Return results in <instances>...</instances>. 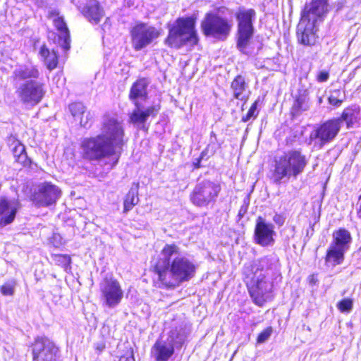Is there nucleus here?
Here are the masks:
<instances>
[{
	"label": "nucleus",
	"instance_id": "obj_1",
	"mask_svg": "<svg viewBox=\"0 0 361 361\" xmlns=\"http://www.w3.org/2000/svg\"><path fill=\"white\" fill-rule=\"evenodd\" d=\"M154 269L161 283L166 288H173L193 278L197 266L181 253L178 246L166 244Z\"/></svg>",
	"mask_w": 361,
	"mask_h": 361
},
{
	"label": "nucleus",
	"instance_id": "obj_2",
	"mask_svg": "<svg viewBox=\"0 0 361 361\" xmlns=\"http://www.w3.org/2000/svg\"><path fill=\"white\" fill-rule=\"evenodd\" d=\"M307 164V159L300 151L290 150L275 159L271 179L274 183L280 184L284 178H296L303 172Z\"/></svg>",
	"mask_w": 361,
	"mask_h": 361
},
{
	"label": "nucleus",
	"instance_id": "obj_3",
	"mask_svg": "<svg viewBox=\"0 0 361 361\" xmlns=\"http://www.w3.org/2000/svg\"><path fill=\"white\" fill-rule=\"evenodd\" d=\"M269 264L267 257L259 259L254 267L252 276L246 281L250 296L259 306L263 305L272 288L271 283L267 279Z\"/></svg>",
	"mask_w": 361,
	"mask_h": 361
},
{
	"label": "nucleus",
	"instance_id": "obj_4",
	"mask_svg": "<svg viewBox=\"0 0 361 361\" xmlns=\"http://www.w3.org/2000/svg\"><path fill=\"white\" fill-rule=\"evenodd\" d=\"M84 157L90 160H102L106 159V169L109 171L117 164L119 155L111 148L101 136L86 138L82 142Z\"/></svg>",
	"mask_w": 361,
	"mask_h": 361
},
{
	"label": "nucleus",
	"instance_id": "obj_5",
	"mask_svg": "<svg viewBox=\"0 0 361 361\" xmlns=\"http://www.w3.org/2000/svg\"><path fill=\"white\" fill-rule=\"evenodd\" d=\"M187 336L185 328L179 326L171 329L166 341L158 340L152 348V354L157 361H167L174 353V348H180Z\"/></svg>",
	"mask_w": 361,
	"mask_h": 361
},
{
	"label": "nucleus",
	"instance_id": "obj_6",
	"mask_svg": "<svg viewBox=\"0 0 361 361\" xmlns=\"http://www.w3.org/2000/svg\"><path fill=\"white\" fill-rule=\"evenodd\" d=\"M194 25L195 24H173L169 28L165 44L176 49L182 47H194L198 42Z\"/></svg>",
	"mask_w": 361,
	"mask_h": 361
},
{
	"label": "nucleus",
	"instance_id": "obj_7",
	"mask_svg": "<svg viewBox=\"0 0 361 361\" xmlns=\"http://www.w3.org/2000/svg\"><path fill=\"white\" fill-rule=\"evenodd\" d=\"M221 190L220 184L209 180L198 181L190 195L191 202L198 207L215 203Z\"/></svg>",
	"mask_w": 361,
	"mask_h": 361
},
{
	"label": "nucleus",
	"instance_id": "obj_8",
	"mask_svg": "<svg viewBox=\"0 0 361 361\" xmlns=\"http://www.w3.org/2000/svg\"><path fill=\"white\" fill-rule=\"evenodd\" d=\"M123 134L122 124L116 118L109 116L104 118L101 134L99 136H101L111 148H114L117 154L121 153Z\"/></svg>",
	"mask_w": 361,
	"mask_h": 361
},
{
	"label": "nucleus",
	"instance_id": "obj_9",
	"mask_svg": "<svg viewBox=\"0 0 361 361\" xmlns=\"http://www.w3.org/2000/svg\"><path fill=\"white\" fill-rule=\"evenodd\" d=\"M46 92L45 84L37 80H27L16 86V93L20 101L32 106L39 104Z\"/></svg>",
	"mask_w": 361,
	"mask_h": 361
},
{
	"label": "nucleus",
	"instance_id": "obj_10",
	"mask_svg": "<svg viewBox=\"0 0 361 361\" xmlns=\"http://www.w3.org/2000/svg\"><path fill=\"white\" fill-rule=\"evenodd\" d=\"M102 304L114 308L120 304L123 291L119 282L112 276H106L99 284Z\"/></svg>",
	"mask_w": 361,
	"mask_h": 361
},
{
	"label": "nucleus",
	"instance_id": "obj_11",
	"mask_svg": "<svg viewBox=\"0 0 361 361\" xmlns=\"http://www.w3.org/2000/svg\"><path fill=\"white\" fill-rule=\"evenodd\" d=\"M340 130L338 121L329 119L314 129L310 135V142L314 147L321 149L331 142Z\"/></svg>",
	"mask_w": 361,
	"mask_h": 361
},
{
	"label": "nucleus",
	"instance_id": "obj_12",
	"mask_svg": "<svg viewBox=\"0 0 361 361\" xmlns=\"http://www.w3.org/2000/svg\"><path fill=\"white\" fill-rule=\"evenodd\" d=\"M59 348L47 337H37L32 344V361H56Z\"/></svg>",
	"mask_w": 361,
	"mask_h": 361
},
{
	"label": "nucleus",
	"instance_id": "obj_13",
	"mask_svg": "<svg viewBox=\"0 0 361 361\" xmlns=\"http://www.w3.org/2000/svg\"><path fill=\"white\" fill-rule=\"evenodd\" d=\"M130 33L133 47L137 51L146 47L160 35L159 30L148 24H136Z\"/></svg>",
	"mask_w": 361,
	"mask_h": 361
},
{
	"label": "nucleus",
	"instance_id": "obj_14",
	"mask_svg": "<svg viewBox=\"0 0 361 361\" xmlns=\"http://www.w3.org/2000/svg\"><path fill=\"white\" fill-rule=\"evenodd\" d=\"M61 194V191L58 186L44 182L37 185L32 195V201L39 207H46L55 204Z\"/></svg>",
	"mask_w": 361,
	"mask_h": 361
},
{
	"label": "nucleus",
	"instance_id": "obj_15",
	"mask_svg": "<svg viewBox=\"0 0 361 361\" xmlns=\"http://www.w3.org/2000/svg\"><path fill=\"white\" fill-rule=\"evenodd\" d=\"M274 226L271 223L259 216L256 221L254 240L255 242L262 247L272 246L274 243Z\"/></svg>",
	"mask_w": 361,
	"mask_h": 361
},
{
	"label": "nucleus",
	"instance_id": "obj_16",
	"mask_svg": "<svg viewBox=\"0 0 361 361\" xmlns=\"http://www.w3.org/2000/svg\"><path fill=\"white\" fill-rule=\"evenodd\" d=\"M329 11L327 0H312L306 5L302 14L301 20L303 22L317 23L324 20V16Z\"/></svg>",
	"mask_w": 361,
	"mask_h": 361
},
{
	"label": "nucleus",
	"instance_id": "obj_17",
	"mask_svg": "<svg viewBox=\"0 0 361 361\" xmlns=\"http://www.w3.org/2000/svg\"><path fill=\"white\" fill-rule=\"evenodd\" d=\"M134 105L135 108L130 115V121L136 125L144 124L149 116H156L160 109L159 105H152L146 109L140 103Z\"/></svg>",
	"mask_w": 361,
	"mask_h": 361
},
{
	"label": "nucleus",
	"instance_id": "obj_18",
	"mask_svg": "<svg viewBox=\"0 0 361 361\" xmlns=\"http://www.w3.org/2000/svg\"><path fill=\"white\" fill-rule=\"evenodd\" d=\"M40 75L38 68L33 65H20L16 66L13 72L15 86L27 80H37Z\"/></svg>",
	"mask_w": 361,
	"mask_h": 361
},
{
	"label": "nucleus",
	"instance_id": "obj_19",
	"mask_svg": "<svg viewBox=\"0 0 361 361\" xmlns=\"http://www.w3.org/2000/svg\"><path fill=\"white\" fill-rule=\"evenodd\" d=\"M318 27L316 24H298L297 38L299 43L312 46L316 43Z\"/></svg>",
	"mask_w": 361,
	"mask_h": 361
},
{
	"label": "nucleus",
	"instance_id": "obj_20",
	"mask_svg": "<svg viewBox=\"0 0 361 361\" xmlns=\"http://www.w3.org/2000/svg\"><path fill=\"white\" fill-rule=\"evenodd\" d=\"M17 203L6 198L0 200V220L4 225L11 223L17 212Z\"/></svg>",
	"mask_w": 361,
	"mask_h": 361
},
{
	"label": "nucleus",
	"instance_id": "obj_21",
	"mask_svg": "<svg viewBox=\"0 0 361 361\" xmlns=\"http://www.w3.org/2000/svg\"><path fill=\"white\" fill-rule=\"evenodd\" d=\"M252 35V24H238L237 47L242 53L247 54V48Z\"/></svg>",
	"mask_w": 361,
	"mask_h": 361
},
{
	"label": "nucleus",
	"instance_id": "obj_22",
	"mask_svg": "<svg viewBox=\"0 0 361 361\" xmlns=\"http://www.w3.org/2000/svg\"><path fill=\"white\" fill-rule=\"evenodd\" d=\"M149 82L146 78H141L134 82L130 88L129 98L133 102L140 103L139 99L145 100L147 97V88Z\"/></svg>",
	"mask_w": 361,
	"mask_h": 361
},
{
	"label": "nucleus",
	"instance_id": "obj_23",
	"mask_svg": "<svg viewBox=\"0 0 361 361\" xmlns=\"http://www.w3.org/2000/svg\"><path fill=\"white\" fill-rule=\"evenodd\" d=\"M204 33L219 39H224L228 36L231 26L229 24H202Z\"/></svg>",
	"mask_w": 361,
	"mask_h": 361
},
{
	"label": "nucleus",
	"instance_id": "obj_24",
	"mask_svg": "<svg viewBox=\"0 0 361 361\" xmlns=\"http://www.w3.org/2000/svg\"><path fill=\"white\" fill-rule=\"evenodd\" d=\"M360 109L356 106H351L345 108L340 118H334L338 121V126L341 129L342 123H345L347 128H351L358 122Z\"/></svg>",
	"mask_w": 361,
	"mask_h": 361
},
{
	"label": "nucleus",
	"instance_id": "obj_25",
	"mask_svg": "<svg viewBox=\"0 0 361 361\" xmlns=\"http://www.w3.org/2000/svg\"><path fill=\"white\" fill-rule=\"evenodd\" d=\"M310 108V98L307 95V91L304 90L302 92H300L295 99L291 107V115L293 117H298L303 112L308 111Z\"/></svg>",
	"mask_w": 361,
	"mask_h": 361
},
{
	"label": "nucleus",
	"instance_id": "obj_26",
	"mask_svg": "<svg viewBox=\"0 0 361 361\" xmlns=\"http://www.w3.org/2000/svg\"><path fill=\"white\" fill-rule=\"evenodd\" d=\"M69 110L75 120H78L84 128H88L91 125L92 116L90 112L86 113L87 121H83V116L85 114V106L80 102L73 103L69 105Z\"/></svg>",
	"mask_w": 361,
	"mask_h": 361
},
{
	"label": "nucleus",
	"instance_id": "obj_27",
	"mask_svg": "<svg viewBox=\"0 0 361 361\" xmlns=\"http://www.w3.org/2000/svg\"><path fill=\"white\" fill-rule=\"evenodd\" d=\"M346 251L333 245H330L325 258L326 264L335 267L341 264L344 259V254Z\"/></svg>",
	"mask_w": 361,
	"mask_h": 361
},
{
	"label": "nucleus",
	"instance_id": "obj_28",
	"mask_svg": "<svg viewBox=\"0 0 361 361\" xmlns=\"http://www.w3.org/2000/svg\"><path fill=\"white\" fill-rule=\"evenodd\" d=\"M42 60L49 71L56 68L58 64V54L52 49L50 51L46 45H42L39 51Z\"/></svg>",
	"mask_w": 361,
	"mask_h": 361
},
{
	"label": "nucleus",
	"instance_id": "obj_29",
	"mask_svg": "<svg viewBox=\"0 0 361 361\" xmlns=\"http://www.w3.org/2000/svg\"><path fill=\"white\" fill-rule=\"evenodd\" d=\"M350 241L351 236L350 233L344 228H340L334 233L333 241L331 245L347 251L349 248Z\"/></svg>",
	"mask_w": 361,
	"mask_h": 361
},
{
	"label": "nucleus",
	"instance_id": "obj_30",
	"mask_svg": "<svg viewBox=\"0 0 361 361\" xmlns=\"http://www.w3.org/2000/svg\"><path fill=\"white\" fill-rule=\"evenodd\" d=\"M82 13L90 20L94 21L101 20L104 15L103 10L95 0H90L88 5L82 10Z\"/></svg>",
	"mask_w": 361,
	"mask_h": 361
},
{
	"label": "nucleus",
	"instance_id": "obj_31",
	"mask_svg": "<svg viewBox=\"0 0 361 361\" xmlns=\"http://www.w3.org/2000/svg\"><path fill=\"white\" fill-rule=\"evenodd\" d=\"M139 183H133L132 187L126 196L123 203V212L127 213L139 202L138 198Z\"/></svg>",
	"mask_w": 361,
	"mask_h": 361
},
{
	"label": "nucleus",
	"instance_id": "obj_32",
	"mask_svg": "<svg viewBox=\"0 0 361 361\" xmlns=\"http://www.w3.org/2000/svg\"><path fill=\"white\" fill-rule=\"evenodd\" d=\"M246 84L244 78L242 75H238L231 83L233 97L240 100L246 101L247 97L245 95Z\"/></svg>",
	"mask_w": 361,
	"mask_h": 361
},
{
	"label": "nucleus",
	"instance_id": "obj_33",
	"mask_svg": "<svg viewBox=\"0 0 361 361\" xmlns=\"http://www.w3.org/2000/svg\"><path fill=\"white\" fill-rule=\"evenodd\" d=\"M56 27L58 43L64 51L70 49V34L66 24H55Z\"/></svg>",
	"mask_w": 361,
	"mask_h": 361
},
{
	"label": "nucleus",
	"instance_id": "obj_34",
	"mask_svg": "<svg viewBox=\"0 0 361 361\" xmlns=\"http://www.w3.org/2000/svg\"><path fill=\"white\" fill-rule=\"evenodd\" d=\"M235 16L238 23H252L255 19L256 12L252 8L240 7Z\"/></svg>",
	"mask_w": 361,
	"mask_h": 361
},
{
	"label": "nucleus",
	"instance_id": "obj_35",
	"mask_svg": "<svg viewBox=\"0 0 361 361\" xmlns=\"http://www.w3.org/2000/svg\"><path fill=\"white\" fill-rule=\"evenodd\" d=\"M13 155L16 157V161L24 166H27L30 162L27 156L25 146L22 144L18 143L14 147Z\"/></svg>",
	"mask_w": 361,
	"mask_h": 361
},
{
	"label": "nucleus",
	"instance_id": "obj_36",
	"mask_svg": "<svg viewBox=\"0 0 361 361\" xmlns=\"http://www.w3.org/2000/svg\"><path fill=\"white\" fill-rule=\"evenodd\" d=\"M345 99L344 92L339 89L331 90L328 97L329 103L335 106H340Z\"/></svg>",
	"mask_w": 361,
	"mask_h": 361
},
{
	"label": "nucleus",
	"instance_id": "obj_37",
	"mask_svg": "<svg viewBox=\"0 0 361 361\" xmlns=\"http://www.w3.org/2000/svg\"><path fill=\"white\" fill-rule=\"evenodd\" d=\"M221 10H217L207 13L202 23H226V20L221 17Z\"/></svg>",
	"mask_w": 361,
	"mask_h": 361
},
{
	"label": "nucleus",
	"instance_id": "obj_38",
	"mask_svg": "<svg viewBox=\"0 0 361 361\" xmlns=\"http://www.w3.org/2000/svg\"><path fill=\"white\" fill-rule=\"evenodd\" d=\"M16 281L13 280L5 282L1 287L0 291L5 296H12L15 293Z\"/></svg>",
	"mask_w": 361,
	"mask_h": 361
},
{
	"label": "nucleus",
	"instance_id": "obj_39",
	"mask_svg": "<svg viewBox=\"0 0 361 361\" xmlns=\"http://www.w3.org/2000/svg\"><path fill=\"white\" fill-rule=\"evenodd\" d=\"M53 260L56 265L61 266L65 269H67L71 262V257L67 255H54Z\"/></svg>",
	"mask_w": 361,
	"mask_h": 361
},
{
	"label": "nucleus",
	"instance_id": "obj_40",
	"mask_svg": "<svg viewBox=\"0 0 361 361\" xmlns=\"http://www.w3.org/2000/svg\"><path fill=\"white\" fill-rule=\"evenodd\" d=\"M336 307L341 312L349 313L353 310V300L350 298H344L337 303Z\"/></svg>",
	"mask_w": 361,
	"mask_h": 361
},
{
	"label": "nucleus",
	"instance_id": "obj_41",
	"mask_svg": "<svg viewBox=\"0 0 361 361\" xmlns=\"http://www.w3.org/2000/svg\"><path fill=\"white\" fill-rule=\"evenodd\" d=\"M258 102H259V99H257L252 104V105L250 108L249 111H247V114L245 116L242 117L243 122H247L251 118H255L257 116V115L259 114V111L257 110Z\"/></svg>",
	"mask_w": 361,
	"mask_h": 361
},
{
	"label": "nucleus",
	"instance_id": "obj_42",
	"mask_svg": "<svg viewBox=\"0 0 361 361\" xmlns=\"http://www.w3.org/2000/svg\"><path fill=\"white\" fill-rule=\"evenodd\" d=\"M47 18L53 23H65L63 16L60 13L59 10L53 8L48 11Z\"/></svg>",
	"mask_w": 361,
	"mask_h": 361
},
{
	"label": "nucleus",
	"instance_id": "obj_43",
	"mask_svg": "<svg viewBox=\"0 0 361 361\" xmlns=\"http://www.w3.org/2000/svg\"><path fill=\"white\" fill-rule=\"evenodd\" d=\"M272 334V328L268 327L266 329L263 330L257 336V342L258 343H263L266 342Z\"/></svg>",
	"mask_w": 361,
	"mask_h": 361
},
{
	"label": "nucleus",
	"instance_id": "obj_44",
	"mask_svg": "<svg viewBox=\"0 0 361 361\" xmlns=\"http://www.w3.org/2000/svg\"><path fill=\"white\" fill-rule=\"evenodd\" d=\"M329 73L328 71H321L317 76V80L318 82H323L327 81L329 80Z\"/></svg>",
	"mask_w": 361,
	"mask_h": 361
},
{
	"label": "nucleus",
	"instance_id": "obj_45",
	"mask_svg": "<svg viewBox=\"0 0 361 361\" xmlns=\"http://www.w3.org/2000/svg\"><path fill=\"white\" fill-rule=\"evenodd\" d=\"M273 221L279 226H282L285 222V217L279 214H276L273 217Z\"/></svg>",
	"mask_w": 361,
	"mask_h": 361
},
{
	"label": "nucleus",
	"instance_id": "obj_46",
	"mask_svg": "<svg viewBox=\"0 0 361 361\" xmlns=\"http://www.w3.org/2000/svg\"><path fill=\"white\" fill-rule=\"evenodd\" d=\"M248 203L244 202V204L240 207L238 212V215L243 217L247 212Z\"/></svg>",
	"mask_w": 361,
	"mask_h": 361
},
{
	"label": "nucleus",
	"instance_id": "obj_47",
	"mask_svg": "<svg viewBox=\"0 0 361 361\" xmlns=\"http://www.w3.org/2000/svg\"><path fill=\"white\" fill-rule=\"evenodd\" d=\"M357 217L361 221V195L359 197L358 202L356 206Z\"/></svg>",
	"mask_w": 361,
	"mask_h": 361
},
{
	"label": "nucleus",
	"instance_id": "obj_48",
	"mask_svg": "<svg viewBox=\"0 0 361 361\" xmlns=\"http://www.w3.org/2000/svg\"><path fill=\"white\" fill-rule=\"evenodd\" d=\"M195 20V19H192V20H190V21L186 22L185 20H184L182 18H178V19H177L176 23H194Z\"/></svg>",
	"mask_w": 361,
	"mask_h": 361
},
{
	"label": "nucleus",
	"instance_id": "obj_49",
	"mask_svg": "<svg viewBox=\"0 0 361 361\" xmlns=\"http://www.w3.org/2000/svg\"><path fill=\"white\" fill-rule=\"evenodd\" d=\"M54 35H55V33H54V32H50L49 33L48 37H49V38H51V37H52V36H54Z\"/></svg>",
	"mask_w": 361,
	"mask_h": 361
},
{
	"label": "nucleus",
	"instance_id": "obj_50",
	"mask_svg": "<svg viewBox=\"0 0 361 361\" xmlns=\"http://www.w3.org/2000/svg\"><path fill=\"white\" fill-rule=\"evenodd\" d=\"M322 102H323L322 98V97H319V99H318V104H321Z\"/></svg>",
	"mask_w": 361,
	"mask_h": 361
},
{
	"label": "nucleus",
	"instance_id": "obj_51",
	"mask_svg": "<svg viewBox=\"0 0 361 361\" xmlns=\"http://www.w3.org/2000/svg\"><path fill=\"white\" fill-rule=\"evenodd\" d=\"M104 347L103 346H97V349L99 350V351H102L103 350Z\"/></svg>",
	"mask_w": 361,
	"mask_h": 361
},
{
	"label": "nucleus",
	"instance_id": "obj_52",
	"mask_svg": "<svg viewBox=\"0 0 361 361\" xmlns=\"http://www.w3.org/2000/svg\"><path fill=\"white\" fill-rule=\"evenodd\" d=\"M83 121H87L86 113L83 116Z\"/></svg>",
	"mask_w": 361,
	"mask_h": 361
},
{
	"label": "nucleus",
	"instance_id": "obj_53",
	"mask_svg": "<svg viewBox=\"0 0 361 361\" xmlns=\"http://www.w3.org/2000/svg\"><path fill=\"white\" fill-rule=\"evenodd\" d=\"M211 137H216L215 133L214 132L211 133Z\"/></svg>",
	"mask_w": 361,
	"mask_h": 361
},
{
	"label": "nucleus",
	"instance_id": "obj_54",
	"mask_svg": "<svg viewBox=\"0 0 361 361\" xmlns=\"http://www.w3.org/2000/svg\"><path fill=\"white\" fill-rule=\"evenodd\" d=\"M200 161H199L198 163L195 165L196 168H199L200 167Z\"/></svg>",
	"mask_w": 361,
	"mask_h": 361
},
{
	"label": "nucleus",
	"instance_id": "obj_55",
	"mask_svg": "<svg viewBox=\"0 0 361 361\" xmlns=\"http://www.w3.org/2000/svg\"><path fill=\"white\" fill-rule=\"evenodd\" d=\"M39 1H40V2H43L44 1V0H39Z\"/></svg>",
	"mask_w": 361,
	"mask_h": 361
}]
</instances>
